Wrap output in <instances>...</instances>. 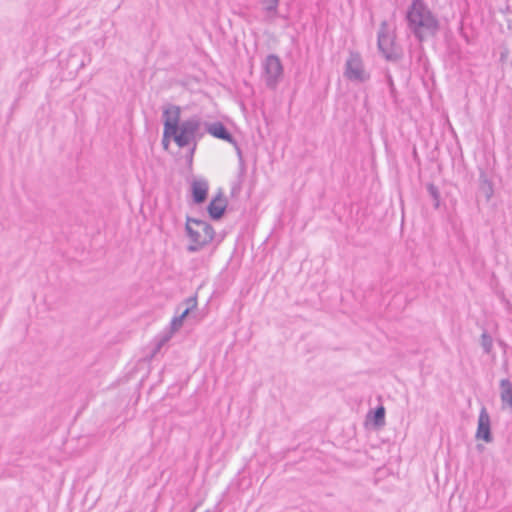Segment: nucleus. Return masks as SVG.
Returning <instances> with one entry per match:
<instances>
[{
    "instance_id": "f257e3e1",
    "label": "nucleus",
    "mask_w": 512,
    "mask_h": 512,
    "mask_svg": "<svg viewBox=\"0 0 512 512\" xmlns=\"http://www.w3.org/2000/svg\"><path fill=\"white\" fill-rule=\"evenodd\" d=\"M181 109L176 105H167L163 109L164 138L173 139L178 147L184 148L203 136L202 121L199 116H192L180 121Z\"/></svg>"
},
{
    "instance_id": "f03ea898",
    "label": "nucleus",
    "mask_w": 512,
    "mask_h": 512,
    "mask_svg": "<svg viewBox=\"0 0 512 512\" xmlns=\"http://www.w3.org/2000/svg\"><path fill=\"white\" fill-rule=\"evenodd\" d=\"M408 25L415 37L423 41L436 33L438 21L421 0H414L407 12Z\"/></svg>"
},
{
    "instance_id": "7ed1b4c3",
    "label": "nucleus",
    "mask_w": 512,
    "mask_h": 512,
    "mask_svg": "<svg viewBox=\"0 0 512 512\" xmlns=\"http://www.w3.org/2000/svg\"><path fill=\"white\" fill-rule=\"evenodd\" d=\"M185 228L190 240V244L187 246L189 252L199 251L214 238L213 227L203 220L188 217Z\"/></svg>"
},
{
    "instance_id": "20e7f679",
    "label": "nucleus",
    "mask_w": 512,
    "mask_h": 512,
    "mask_svg": "<svg viewBox=\"0 0 512 512\" xmlns=\"http://www.w3.org/2000/svg\"><path fill=\"white\" fill-rule=\"evenodd\" d=\"M344 76L352 82L364 83L370 79V74L364 68L360 54L350 52L345 63Z\"/></svg>"
},
{
    "instance_id": "39448f33",
    "label": "nucleus",
    "mask_w": 512,
    "mask_h": 512,
    "mask_svg": "<svg viewBox=\"0 0 512 512\" xmlns=\"http://www.w3.org/2000/svg\"><path fill=\"white\" fill-rule=\"evenodd\" d=\"M263 78L267 87L275 89L283 77V66L278 56L270 54L263 64Z\"/></svg>"
},
{
    "instance_id": "423d86ee",
    "label": "nucleus",
    "mask_w": 512,
    "mask_h": 512,
    "mask_svg": "<svg viewBox=\"0 0 512 512\" xmlns=\"http://www.w3.org/2000/svg\"><path fill=\"white\" fill-rule=\"evenodd\" d=\"M378 48L383 56L392 60L397 57V52L394 44V36L390 33L387 23L384 21L381 23L378 32Z\"/></svg>"
},
{
    "instance_id": "0eeeda50",
    "label": "nucleus",
    "mask_w": 512,
    "mask_h": 512,
    "mask_svg": "<svg viewBox=\"0 0 512 512\" xmlns=\"http://www.w3.org/2000/svg\"><path fill=\"white\" fill-rule=\"evenodd\" d=\"M476 439H481L486 443H490L493 440L491 434V421L489 413L485 407H482L478 416V425L475 434Z\"/></svg>"
},
{
    "instance_id": "6e6552de",
    "label": "nucleus",
    "mask_w": 512,
    "mask_h": 512,
    "mask_svg": "<svg viewBox=\"0 0 512 512\" xmlns=\"http://www.w3.org/2000/svg\"><path fill=\"white\" fill-rule=\"evenodd\" d=\"M206 131L209 134H211L212 136H214L215 138H218V139H221V140H225V141L233 144L236 147V149H237V152H238V155H239V158H240L241 166H243L241 150L237 146V143L234 140V138L231 136V134L228 132L226 127L221 122H214V123H211V124H206Z\"/></svg>"
},
{
    "instance_id": "1a4fd4ad",
    "label": "nucleus",
    "mask_w": 512,
    "mask_h": 512,
    "mask_svg": "<svg viewBox=\"0 0 512 512\" xmlns=\"http://www.w3.org/2000/svg\"><path fill=\"white\" fill-rule=\"evenodd\" d=\"M226 209V199L221 195H217L212 199L207 207L210 217L214 220L220 219Z\"/></svg>"
},
{
    "instance_id": "9d476101",
    "label": "nucleus",
    "mask_w": 512,
    "mask_h": 512,
    "mask_svg": "<svg viewBox=\"0 0 512 512\" xmlns=\"http://www.w3.org/2000/svg\"><path fill=\"white\" fill-rule=\"evenodd\" d=\"M193 200L196 204L203 203L208 193V182L204 179H197L191 185Z\"/></svg>"
},
{
    "instance_id": "9b49d317",
    "label": "nucleus",
    "mask_w": 512,
    "mask_h": 512,
    "mask_svg": "<svg viewBox=\"0 0 512 512\" xmlns=\"http://www.w3.org/2000/svg\"><path fill=\"white\" fill-rule=\"evenodd\" d=\"M502 409L512 410V382L502 379L499 384Z\"/></svg>"
},
{
    "instance_id": "f8f14e48",
    "label": "nucleus",
    "mask_w": 512,
    "mask_h": 512,
    "mask_svg": "<svg viewBox=\"0 0 512 512\" xmlns=\"http://www.w3.org/2000/svg\"><path fill=\"white\" fill-rule=\"evenodd\" d=\"M197 308V297L186 298L177 308V314L184 320L193 310Z\"/></svg>"
},
{
    "instance_id": "ddd939ff",
    "label": "nucleus",
    "mask_w": 512,
    "mask_h": 512,
    "mask_svg": "<svg viewBox=\"0 0 512 512\" xmlns=\"http://www.w3.org/2000/svg\"><path fill=\"white\" fill-rule=\"evenodd\" d=\"M262 5L266 18L273 20L278 13V5L280 0H259Z\"/></svg>"
},
{
    "instance_id": "4468645a",
    "label": "nucleus",
    "mask_w": 512,
    "mask_h": 512,
    "mask_svg": "<svg viewBox=\"0 0 512 512\" xmlns=\"http://www.w3.org/2000/svg\"><path fill=\"white\" fill-rule=\"evenodd\" d=\"M481 346L486 354H490L492 352L493 339L487 332H484L481 335Z\"/></svg>"
},
{
    "instance_id": "2eb2a0df",
    "label": "nucleus",
    "mask_w": 512,
    "mask_h": 512,
    "mask_svg": "<svg viewBox=\"0 0 512 512\" xmlns=\"http://www.w3.org/2000/svg\"><path fill=\"white\" fill-rule=\"evenodd\" d=\"M427 190H428L429 195L432 197V199L434 201V207L436 209L439 208L440 192H439L438 188L434 184L430 183L427 185Z\"/></svg>"
},
{
    "instance_id": "dca6fc26",
    "label": "nucleus",
    "mask_w": 512,
    "mask_h": 512,
    "mask_svg": "<svg viewBox=\"0 0 512 512\" xmlns=\"http://www.w3.org/2000/svg\"><path fill=\"white\" fill-rule=\"evenodd\" d=\"M373 421L375 425L381 426L385 422V409L383 406H379L376 408V410L373 412Z\"/></svg>"
},
{
    "instance_id": "f3484780",
    "label": "nucleus",
    "mask_w": 512,
    "mask_h": 512,
    "mask_svg": "<svg viewBox=\"0 0 512 512\" xmlns=\"http://www.w3.org/2000/svg\"><path fill=\"white\" fill-rule=\"evenodd\" d=\"M170 338H171V335L166 334L157 340L155 348L153 350V356L156 355V353H158L160 351V349L170 340Z\"/></svg>"
},
{
    "instance_id": "a211bd4d",
    "label": "nucleus",
    "mask_w": 512,
    "mask_h": 512,
    "mask_svg": "<svg viewBox=\"0 0 512 512\" xmlns=\"http://www.w3.org/2000/svg\"><path fill=\"white\" fill-rule=\"evenodd\" d=\"M183 319L177 314L172 320H171V329L172 331L179 330L183 325Z\"/></svg>"
},
{
    "instance_id": "6ab92c4d",
    "label": "nucleus",
    "mask_w": 512,
    "mask_h": 512,
    "mask_svg": "<svg viewBox=\"0 0 512 512\" xmlns=\"http://www.w3.org/2000/svg\"><path fill=\"white\" fill-rule=\"evenodd\" d=\"M170 140H171V139H165V138L163 137V139H162V144H163L164 148H167V147H168Z\"/></svg>"
}]
</instances>
